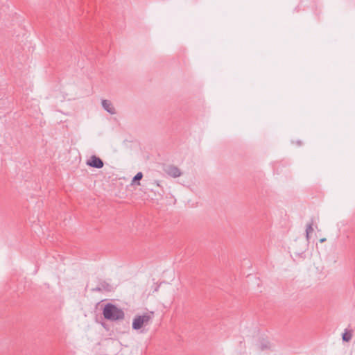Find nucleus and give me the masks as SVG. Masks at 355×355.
Segmentation results:
<instances>
[{"label": "nucleus", "mask_w": 355, "mask_h": 355, "mask_svg": "<svg viewBox=\"0 0 355 355\" xmlns=\"http://www.w3.org/2000/svg\"><path fill=\"white\" fill-rule=\"evenodd\" d=\"M297 143L298 145H301V141H297Z\"/></svg>", "instance_id": "nucleus-15"}, {"label": "nucleus", "mask_w": 355, "mask_h": 355, "mask_svg": "<svg viewBox=\"0 0 355 355\" xmlns=\"http://www.w3.org/2000/svg\"><path fill=\"white\" fill-rule=\"evenodd\" d=\"M101 104L103 108L110 114H114L116 113V110L110 101L106 99L102 100Z\"/></svg>", "instance_id": "nucleus-5"}, {"label": "nucleus", "mask_w": 355, "mask_h": 355, "mask_svg": "<svg viewBox=\"0 0 355 355\" xmlns=\"http://www.w3.org/2000/svg\"><path fill=\"white\" fill-rule=\"evenodd\" d=\"M352 337V334L350 331L345 329L344 333L342 334V339L345 342H349Z\"/></svg>", "instance_id": "nucleus-8"}, {"label": "nucleus", "mask_w": 355, "mask_h": 355, "mask_svg": "<svg viewBox=\"0 0 355 355\" xmlns=\"http://www.w3.org/2000/svg\"><path fill=\"white\" fill-rule=\"evenodd\" d=\"M142 178H143V173L141 172H138L132 179V184L139 185L140 184L139 181L142 179Z\"/></svg>", "instance_id": "nucleus-9"}, {"label": "nucleus", "mask_w": 355, "mask_h": 355, "mask_svg": "<svg viewBox=\"0 0 355 355\" xmlns=\"http://www.w3.org/2000/svg\"><path fill=\"white\" fill-rule=\"evenodd\" d=\"M165 173L172 178H178L182 175L179 168L175 166L170 165L164 169Z\"/></svg>", "instance_id": "nucleus-4"}, {"label": "nucleus", "mask_w": 355, "mask_h": 355, "mask_svg": "<svg viewBox=\"0 0 355 355\" xmlns=\"http://www.w3.org/2000/svg\"><path fill=\"white\" fill-rule=\"evenodd\" d=\"M158 288H159V286L155 288V291H157Z\"/></svg>", "instance_id": "nucleus-14"}, {"label": "nucleus", "mask_w": 355, "mask_h": 355, "mask_svg": "<svg viewBox=\"0 0 355 355\" xmlns=\"http://www.w3.org/2000/svg\"><path fill=\"white\" fill-rule=\"evenodd\" d=\"M102 313L104 318L110 321L122 320L125 318L123 310L110 302L105 304Z\"/></svg>", "instance_id": "nucleus-1"}, {"label": "nucleus", "mask_w": 355, "mask_h": 355, "mask_svg": "<svg viewBox=\"0 0 355 355\" xmlns=\"http://www.w3.org/2000/svg\"><path fill=\"white\" fill-rule=\"evenodd\" d=\"M86 164L90 167L98 169L102 168L104 166L103 160L96 155H92L87 161Z\"/></svg>", "instance_id": "nucleus-3"}, {"label": "nucleus", "mask_w": 355, "mask_h": 355, "mask_svg": "<svg viewBox=\"0 0 355 355\" xmlns=\"http://www.w3.org/2000/svg\"><path fill=\"white\" fill-rule=\"evenodd\" d=\"M314 225V219L312 218L306 226V238L307 241H309L310 234L313 231V226Z\"/></svg>", "instance_id": "nucleus-6"}, {"label": "nucleus", "mask_w": 355, "mask_h": 355, "mask_svg": "<svg viewBox=\"0 0 355 355\" xmlns=\"http://www.w3.org/2000/svg\"><path fill=\"white\" fill-rule=\"evenodd\" d=\"M269 348H270V343L268 341H263L258 346V349L260 351H263V350L269 349Z\"/></svg>", "instance_id": "nucleus-10"}, {"label": "nucleus", "mask_w": 355, "mask_h": 355, "mask_svg": "<svg viewBox=\"0 0 355 355\" xmlns=\"http://www.w3.org/2000/svg\"><path fill=\"white\" fill-rule=\"evenodd\" d=\"M98 286H100L101 291H110L112 289L111 285L105 281L100 282Z\"/></svg>", "instance_id": "nucleus-7"}, {"label": "nucleus", "mask_w": 355, "mask_h": 355, "mask_svg": "<svg viewBox=\"0 0 355 355\" xmlns=\"http://www.w3.org/2000/svg\"><path fill=\"white\" fill-rule=\"evenodd\" d=\"M154 184H155L156 186L157 187H160V184H159V181L158 180H155L154 182H153Z\"/></svg>", "instance_id": "nucleus-12"}, {"label": "nucleus", "mask_w": 355, "mask_h": 355, "mask_svg": "<svg viewBox=\"0 0 355 355\" xmlns=\"http://www.w3.org/2000/svg\"><path fill=\"white\" fill-rule=\"evenodd\" d=\"M153 312L145 313L141 315H136L132 321V327L135 330L140 329L144 325L148 324L153 317Z\"/></svg>", "instance_id": "nucleus-2"}, {"label": "nucleus", "mask_w": 355, "mask_h": 355, "mask_svg": "<svg viewBox=\"0 0 355 355\" xmlns=\"http://www.w3.org/2000/svg\"><path fill=\"white\" fill-rule=\"evenodd\" d=\"M92 292H100V291H101V290L100 286H96V287H95V288H93L92 289Z\"/></svg>", "instance_id": "nucleus-11"}, {"label": "nucleus", "mask_w": 355, "mask_h": 355, "mask_svg": "<svg viewBox=\"0 0 355 355\" xmlns=\"http://www.w3.org/2000/svg\"><path fill=\"white\" fill-rule=\"evenodd\" d=\"M325 241H326V239H325V238H323V239H321L320 240V243H323V242H324Z\"/></svg>", "instance_id": "nucleus-13"}]
</instances>
